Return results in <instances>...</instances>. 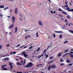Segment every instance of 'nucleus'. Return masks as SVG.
<instances>
[{"label":"nucleus","instance_id":"obj_53","mask_svg":"<svg viewBox=\"0 0 73 73\" xmlns=\"http://www.w3.org/2000/svg\"><path fill=\"white\" fill-rule=\"evenodd\" d=\"M50 12H51V13H53V12L52 11H50Z\"/></svg>","mask_w":73,"mask_h":73},{"label":"nucleus","instance_id":"obj_44","mask_svg":"<svg viewBox=\"0 0 73 73\" xmlns=\"http://www.w3.org/2000/svg\"><path fill=\"white\" fill-rule=\"evenodd\" d=\"M41 56H37V58H40V57H41Z\"/></svg>","mask_w":73,"mask_h":73},{"label":"nucleus","instance_id":"obj_57","mask_svg":"<svg viewBox=\"0 0 73 73\" xmlns=\"http://www.w3.org/2000/svg\"><path fill=\"white\" fill-rule=\"evenodd\" d=\"M10 54L11 55H12L13 54V52H12L11 53H10Z\"/></svg>","mask_w":73,"mask_h":73},{"label":"nucleus","instance_id":"obj_17","mask_svg":"<svg viewBox=\"0 0 73 73\" xmlns=\"http://www.w3.org/2000/svg\"><path fill=\"white\" fill-rule=\"evenodd\" d=\"M51 66L50 65L48 67V70H50V69H51Z\"/></svg>","mask_w":73,"mask_h":73},{"label":"nucleus","instance_id":"obj_15","mask_svg":"<svg viewBox=\"0 0 73 73\" xmlns=\"http://www.w3.org/2000/svg\"><path fill=\"white\" fill-rule=\"evenodd\" d=\"M70 62V60H66V62H67V63H69Z\"/></svg>","mask_w":73,"mask_h":73},{"label":"nucleus","instance_id":"obj_11","mask_svg":"<svg viewBox=\"0 0 73 73\" xmlns=\"http://www.w3.org/2000/svg\"><path fill=\"white\" fill-rule=\"evenodd\" d=\"M39 24L40 25H43V24L42 23V22L41 21H39Z\"/></svg>","mask_w":73,"mask_h":73},{"label":"nucleus","instance_id":"obj_39","mask_svg":"<svg viewBox=\"0 0 73 73\" xmlns=\"http://www.w3.org/2000/svg\"><path fill=\"white\" fill-rule=\"evenodd\" d=\"M0 15L1 17H3V15L0 14Z\"/></svg>","mask_w":73,"mask_h":73},{"label":"nucleus","instance_id":"obj_43","mask_svg":"<svg viewBox=\"0 0 73 73\" xmlns=\"http://www.w3.org/2000/svg\"><path fill=\"white\" fill-rule=\"evenodd\" d=\"M59 11H62L61 9H59Z\"/></svg>","mask_w":73,"mask_h":73},{"label":"nucleus","instance_id":"obj_62","mask_svg":"<svg viewBox=\"0 0 73 73\" xmlns=\"http://www.w3.org/2000/svg\"><path fill=\"white\" fill-rule=\"evenodd\" d=\"M50 36H48V39H50Z\"/></svg>","mask_w":73,"mask_h":73},{"label":"nucleus","instance_id":"obj_58","mask_svg":"<svg viewBox=\"0 0 73 73\" xmlns=\"http://www.w3.org/2000/svg\"><path fill=\"white\" fill-rule=\"evenodd\" d=\"M70 25H70V23H68V26H70Z\"/></svg>","mask_w":73,"mask_h":73},{"label":"nucleus","instance_id":"obj_35","mask_svg":"<svg viewBox=\"0 0 73 73\" xmlns=\"http://www.w3.org/2000/svg\"><path fill=\"white\" fill-rule=\"evenodd\" d=\"M53 36L54 38L55 37V34H53Z\"/></svg>","mask_w":73,"mask_h":73},{"label":"nucleus","instance_id":"obj_37","mask_svg":"<svg viewBox=\"0 0 73 73\" xmlns=\"http://www.w3.org/2000/svg\"><path fill=\"white\" fill-rule=\"evenodd\" d=\"M55 60H52L51 61H50V63H52V62L54 61Z\"/></svg>","mask_w":73,"mask_h":73},{"label":"nucleus","instance_id":"obj_28","mask_svg":"<svg viewBox=\"0 0 73 73\" xmlns=\"http://www.w3.org/2000/svg\"><path fill=\"white\" fill-rule=\"evenodd\" d=\"M9 65L10 66H11L12 65V63L11 62H9Z\"/></svg>","mask_w":73,"mask_h":73},{"label":"nucleus","instance_id":"obj_24","mask_svg":"<svg viewBox=\"0 0 73 73\" xmlns=\"http://www.w3.org/2000/svg\"><path fill=\"white\" fill-rule=\"evenodd\" d=\"M69 31L70 32L72 33L73 34V31H72V30H70V31L69 30Z\"/></svg>","mask_w":73,"mask_h":73},{"label":"nucleus","instance_id":"obj_14","mask_svg":"<svg viewBox=\"0 0 73 73\" xmlns=\"http://www.w3.org/2000/svg\"><path fill=\"white\" fill-rule=\"evenodd\" d=\"M68 49H66L65 50L64 53L67 52H68Z\"/></svg>","mask_w":73,"mask_h":73},{"label":"nucleus","instance_id":"obj_59","mask_svg":"<svg viewBox=\"0 0 73 73\" xmlns=\"http://www.w3.org/2000/svg\"><path fill=\"white\" fill-rule=\"evenodd\" d=\"M70 53H71V54H73V52H70Z\"/></svg>","mask_w":73,"mask_h":73},{"label":"nucleus","instance_id":"obj_36","mask_svg":"<svg viewBox=\"0 0 73 73\" xmlns=\"http://www.w3.org/2000/svg\"><path fill=\"white\" fill-rule=\"evenodd\" d=\"M50 59H52L53 58V56H51L49 58Z\"/></svg>","mask_w":73,"mask_h":73},{"label":"nucleus","instance_id":"obj_51","mask_svg":"<svg viewBox=\"0 0 73 73\" xmlns=\"http://www.w3.org/2000/svg\"><path fill=\"white\" fill-rule=\"evenodd\" d=\"M32 48V46H31L29 48L30 49H31V48Z\"/></svg>","mask_w":73,"mask_h":73},{"label":"nucleus","instance_id":"obj_8","mask_svg":"<svg viewBox=\"0 0 73 73\" xmlns=\"http://www.w3.org/2000/svg\"><path fill=\"white\" fill-rule=\"evenodd\" d=\"M66 10L68 12H71V9L68 7L67 8Z\"/></svg>","mask_w":73,"mask_h":73},{"label":"nucleus","instance_id":"obj_30","mask_svg":"<svg viewBox=\"0 0 73 73\" xmlns=\"http://www.w3.org/2000/svg\"><path fill=\"white\" fill-rule=\"evenodd\" d=\"M8 8H9V7H6L5 8V9H4V10H5L6 9H7Z\"/></svg>","mask_w":73,"mask_h":73},{"label":"nucleus","instance_id":"obj_34","mask_svg":"<svg viewBox=\"0 0 73 73\" xmlns=\"http://www.w3.org/2000/svg\"><path fill=\"white\" fill-rule=\"evenodd\" d=\"M7 66V65H3L2 66H1V67H3L4 66Z\"/></svg>","mask_w":73,"mask_h":73},{"label":"nucleus","instance_id":"obj_3","mask_svg":"<svg viewBox=\"0 0 73 73\" xmlns=\"http://www.w3.org/2000/svg\"><path fill=\"white\" fill-rule=\"evenodd\" d=\"M12 22L13 23H14L15 20V18L14 16H12Z\"/></svg>","mask_w":73,"mask_h":73},{"label":"nucleus","instance_id":"obj_5","mask_svg":"<svg viewBox=\"0 0 73 73\" xmlns=\"http://www.w3.org/2000/svg\"><path fill=\"white\" fill-rule=\"evenodd\" d=\"M51 68L52 69H54L56 68V66L55 65H53L51 66Z\"/></svg>","mask_w":73,"mask_h":73},{"label":"nucleus","instance_id":"obj_61","mask_svg":"<svg viewBox=\"0 0 73 73\" xmlns=\"http://www.w3.org/2000/svg\"><path fill=\"white\" fill-rule=\"evenodd\" d=\"M40 56H41V57H42V56L43 57L44 56V55L42 54V55Z\"/></svg>","mask_w":73,"mask_h":73},{"label":"nucleus","instance_id":"obj_22","mask_svg":"<svg viewBox=\"0 0 73 73\" xmlns=\"http://www.w3.org/2000/svg\"><path fill=\"white\" fill-rule=\"evenodd\" d=\"M40 50V47H39L38 49L36 50V52H38L39 51V50Z\"/></svg>","mask_w":73,"mask_h":73},{"label":"nucleus","instance_id":"obj_20","mask_svg":"<svg viewBox=\"0 0 73 73\" xmlns=\"http://www.w3.org/2000/svg\"><path fill=\"white\" fill-rule=\"evenodd\" d=\"M47 50H44L43 51V54H46V53H45V52Z\"/></svg>","mask_w":73,"mask_h":73},{"label":"nucleus","instance_id":"obj_55","mask_svg":"<svg viewBox=\"0 0 73 73\" xmlns=\"http://www.w3.org/2000/svg\"><path fill=\"white\" fill-rule=\"evenodd\" d=\"M15 60H16L18 61L19 60V59H15Z\"/></svg>","mask_w":73,"mask_h":73},{"label":"nucleus","instance_id":"obj_27","mask_svg":"<svg viewBox=\"0 0 73 73\" xmlns=\"http://www.w3.org/2000/svg\"><path fill=\"white\" fill-rule=\"evenodd\" d=\"M70 57L71 58H73V55L72 54H70Z\"/></svg>","mask_w":73,"mask_h":73},{"label":"nucleus","instance_id":"obj_52","mask_svg":"<svg viewBox=\"0 0 73 73\" xmlns=\"http://www.w3.org/2000/svg\"><path fill=\"white\" fill-rule=\"evenodd\" d=\"M20 45L19 44H18V45H17V47H18V46H20Z\"/></svg>","mask_w":73,"mask_h":73},{"label":"nucleus","instance_id":"obj_64","mask_svg":"<svg viewBox=\"0 0 73 73\" xmlns=\"http://www.w3.org/2000/svg\"><path fill=\"white\" fill-rule=\"evenodd\" d=\"M31 37L30 35H28V38H29V37Z\"/></svg>","mask_w":73,"mask_h":73},{"label":"nucleus","instance_id":"obj_40","mask_svg":"<svg viewBox=\"0 0 73 73\" xmlns=\"http://www.w3.org/2000/svg\"><path fill=\"white\" fill-rule=\"evenodd\" d=\"M73 65V64H69V66H71Z\"/></svg>","mask_w":73,"mask_h":73},{"label":"nucleus","instance_id":"obj_2","mask_svg":"<svg viewBox=\"0 0 73 73\" xmlns=\"http://www.w3.org/2000/svg\"><path fill=\"white\" fill-rule=\"evenodd\" d=\"M22 55H24V56L25 58H26L27 57V56L28 55L26 54V53L25 52H23L22 53Z\"/></svg>","mask_w":73,"mask_h":73},{"label":"nucleus","instance_id":"obj_50","mask_svg":"<svg viewBox=\"0 0 73 73\" xmlns=\"http://www.w3.org/2000/svg\"><path fill=\"white\" fill-rule=\"evenodd\" d=\"M71 12H73V9H72L71 10Z\"/></svg>","mask_w":73,"mask_h":73},{"label":"nucleus","instance_id":"obj_41","mask_svg":"<svg viewBox=\"0 0 73 73\" xmlns=\"http://www.w3.org/2000/svg\"><path fill=\"white\" fill-rule=\"evenodd\" d=\"M25 62L23 64V65H24L25 64V60H24Z\"/></svg>","mask_w":73,"mask_h":73},{"label":"nucleus","instance_id":"obj_56","mask_svg":"<svg viewBox=\"0 0 73 73\" xmlns=\"http://www.w3.org/2000/svg\"><path fill=\"white\" fill-rule=\"evenodd\" d=\"M65 3L66 5H67V2L66 1Z\"/></svg>","mask_w":73,"mask_h":73},{"label":"nucleus","instance_id":"obj_7","mask_svg":"<svg viewBox=\"0 0 73 73\" xmlns=\"http://www.w3.org/2000/svg\"><path fill=\"white\" fill-rule=\"evenodd\" d=\"M18 9L17 8L15 9V10L14 11V12L15 14H17V13Z\"/></svg>","mask_w":73,"mask_h":73},{"label":"nucleus","instance_id":"obj_63","mask_svg":"<svg viewBox=\"0 0 73 73\" xmlns=\"http://www.w3.org/2000/svg\"><path fill=\"white\" fill-rule=\"evenodd\" d=\"M39 66H42V64H39Z\"/></svg>","mask_w":73,"mask_h":73},{"label":"nucleus","instance_id":"obj_4","mask_svg":"<svg viewBox=\"0 0 73 73\" xmlns=\"http://www.w3.org/2000/svg\"><path fill=\"white\" fill-rule=\"evenodd\" d=\"M17 65L18 66H21L22 65V62H17Z\"/></svg>","mask_w":73,"mask_h":73},{"label":"nucleus","instance_id":"obj_38","mask_svg":"<svg viewBox=\"0 0 73 73\" xmlns=\"http://www.w3.org/2000/svg\"><path fill=\"white\" fill-rule=\"evenodd\" d=\"M68 41L67 40L66 41H64V43H66L68 42Z\"/></svg>","mask_w":73,"mask_h":73},{"label":"nucleus","instance_id":"obj_25","mask_svg":"<svg viewBox=\"0 0 73 73\" xmlns=\"http://www.w3.org/2000/svg\"><path fill=\"white\" fill-rule=\"evenodd\" d=\"M68 54V53H66V54H64V55H63V56L64 57H65V56H66Z\"/></svg>","mask_w":73,"mask_h":73},{"label":"nucleus","instance_id":"obj_47","mask_svg":"<svg viewBox=\"0 0 73 73\" xmlns=\"http://www.w3.org/2000/svg\"><path fill=\"white\" fill-rule=\"evenodd\" d=\"M25 46V45L23 46H21L20 47V48H23V46Z\"/></svg>","mask_w":73,"mask_h":73},{"label":"nucleus","instance_id":"obj_9","mask_svg":"<svg viewBox=\"0 0 73 73\" xmlns=\"http://www.w3.org/2000/svg\"><path fill=\"white\" fill-rule=\"evenodd\" d=\"M2 69L3 70H8V69L7 68H4V67H2Z\"/></svg>","mask_w":73,"mask_h":73},{"label":"nucleus","instance_id":"obj_32","mask_svg":"<svg viewBox=\"0 0 73 73\" xmlns=\"http://www.w3.org/2000/svg\"><path fill=\"white\" fill-rule=\"evenodd\" d=\"M62 35H60V36H59V37L60 38H62Z\"/></svg>","mask_w":73,"mask_h":73},{"label":"nucleus","instance_id":"obj_31","mask_svg":"<svg viewBox=\"0 0 73 73\" xmlns=\"http://www.w3.org/2000/svg\"><path fill=\"white\" fill-rule=\"evenodd\" d=\"M60 62H63V60L62 59H60Z\"/></svg>","mask_w":73,"mask_h":73},{"label":"nucleus","instance_id":"obj_48","mask_svg":"<svg viewBox=\"0 0 73 73\" xmlns=\"http://www.w3.org/2000/svg\"><path fill=\"white\" fill-rule=\"evenodd\" d=\"M17 73H23L22 72H17Z\"/></svg>","mask_w":73,"mask_h":73},{"label":"nucleus","instance_id":"obj_16","mask_svg":"<svg viewBox=\"0 0 73 73\" xmlns=\"http://www.w3.org/2000/svg\"><path fill=\"white\" fill-rule=\"evenodd\" d=\"M4 6L3 5H2L0 6V8H4Z\"/></svg>","mask_w":73,"mask_h":73},{"label":"nucleus","instance_id":"obj_49","mask_svg":"<svg viewBox=\"0 0 73 73\" xmlns=\"http://www.w3.org/2000/svg\"><path fill=\"white\" fill-rule=\"evenodd\" d=\"M2 46H1V44H0V49H1Z\"/></svg>","mask_w":73,"mask_h":73},{"label":"nucleus","instance_id":"obj_12","mask_svg":"<svg viewBox=\"0 0 73 73\" xmlns=\"http://www.w3.org/2000/svg\"><path fill=\"white\" fill-rule=\"evenodd\" d=\"M62 56V54L61 53H59L58 54V57H60Z\"/></svg>","mask_w":73,"mask_h":73},{"label":"nucleus","instance_id":"obj_42","mask_svg":"<svg viewBox=\"0 0 73 73\" xmlns=\"http://www.w3.org/2000/svg\"><path fill=\"white\" fill-rule=\"evenodd\" d=\"M16 53V52H13V53L14 54H15Z\"/></svg>","mask_w":73,"mask_h":73},{"label":"nucleus","instance_id":"obj_45","mask_svg":"<svg viewBox=\"0 0 73 73\" xmlns=\"http://www.w3.org/2000/svg\"><path fill=\"white\" fill-rule=\"evenodd\" d=\"M25 39H27L28 38L27 36H25Z\"/></svg>","mask_w":73,"mask_h":73},{"label":"nucleus","instance_id":"obj_46","mask_svg":"<svg viewBox=\"0 0 73 73\" xmlns=\"http://www.w3.org/2000/svg\"><path fill=\"white\" fill-rule=\"evenodd\" d=\"M9 35H11L12 34V32H9Z\"/></svg>","mask_w":73,"mask_h":73},{"label":"nucleus","instance_id":"obj_60","mask_svg":"<svg viewBox=\"0 0 73 73\" xmlns=\"http://www.w3.org/2000/svg\"><path fill=\"white\" fill-rule=\"evenodd\" d=\"M20 20L21 21L22 20V18H20Z\"/></svg>","mask_w":73,"mask_h":73},{"label":"nucleus","instance_id":"obj_26","mask_svg":"<svg viewBox=\"0 0 73 73\" xmlns=\"http://www.w3.org/2000/svg\"><path fill=\"white\" fill-rule=\"evenodd\" d=\"M52 45H49L48 47H47V49H48V48H49L50 46H52Z\"/></svg>","mask_w":73,"mask_h":73},{"label":"nucleus","instance_id":"obj_10","mask_svg":"<svg viewBox=\"0 0 73 73\" xmlns=\"http://www.w3.org/2000/svg\"><path fill=\"white\" fill-rule=\"evenodd\" d=\"M17 27H15V33H17Z\"/></svg>","mask_w":73,"mask_h":73},{"label":"nucleus","instance_id":"obj_23","mask_svg":"<svg viewBox=\"0 0 73 73\" xmlns=\"http://www.w3.org/2000/svg\"><path fill=\"white\" fill-rule=\"evenodd\" d=\"M36 36H37V37H39V35H38V32L37 33H36Z\"/></svg>","mask_w":73,"mask_h":73},{"label":"nucleus","instance_id":"obj_29","mask_svg":"<svg viewBox=\"0 0 73 73\" xmlns=\"http://www.w3.org/2000/svg\"><path fill=\"white\" fill-rule=\"evenodd\" d=\"M45 56H46V58H47L48 57V55H47V54H45Z\"/></svg>","mask_w":73,"mask_h":73},{"label":"nucleus","instance_id":"obj_13","mask_svg":"<svg viewBox=\"0 0 73 73\" xmlns=\"http://www.w3.org/2000/svg\"><path fill=\"white\" fill-rule=\"evenodd\" d=\"M62 7L63 8V7H66L67 8L68 7V6L66 5H65V6H64V7H63V6H62Z\"/></svg>","mask_w":73,"mask_h":73},{"label":"nucleus","instance_id":"obj_19","mask_svg":"<svg viewBox=\"0 0 73 73\" xmlns=\"http://www.w3.org/2000/svg\"><path fill=\"white\" fill-rule=\"evenodd\" d=\"M66 17L68 19H70V16H69L68 15Z\"/></svg>","mask_w":73,"mask_h":73},{"label":"nucleus","instance_id":"obj_54","mask_svg":"<svg viewBox=\"0 0 73 73\" xmlns=\"http://www.w3.org/2000/svg\"><path fill=\"white\" fill-rule=\"evenodd\" d=\"M13 67V66H11V68L12 69H13V67Z\"/></svg>","mask_w":73,"mask_h":73},{"label":"nucleus","instance_id":"obj_1","mask_svg":"<svg viewBox=\"0 0 73 73\" xmlns=\"http://www.w3.org/2000/svg\"><path fill=\"white\" fill-rule=\"evenodd\" d=\"M33 66V64L32 62H30L27 65L26 67V68H29L30 67H31Z\"/></svg>","mask_w":73,"mask_h":73},{"label":"nucleus","instance_id":"obj_33","mask_svg":"<svg viewBox=\"0 0 73 73\" xmlns=\"http://www.w3.org/2000/svg\"><path fill=\"white\" fill-rule=\"evenodd\" d=\"M64 65V64L63 63H62L61 64H60V66H62Z\"/></svg>","mask_w":73,"mask_h":73},{"label":"nucleus","instance_id":"obj_6","mask_svg":"<svg viewBox=\"0 0 73 73\" xmlns=\"http://www.w3.org/2000/svg\"><path fill=\"white\" fill-rule=\"evenodd\" d=\"M14 27V24H12L11 25V26H10L9 27V29H10L11 28H12V27Z\"/></svg>","mask_w":73,"mask_h":73},{"label":"nucleus","instance_id":"obj_21","mask_svg":"<svg viewBox=\"0 0 73 73\" xmlns=\"http://www.w3.org/2000/svg\"><path fill=\"white\" fill-rule=\"evenodd\" d=\"M55 32L57 33H63V32L62 31H55Z\"/></svg>","mask_w":73,"mask_h":73},{"label":"nucleus","instance_id":"obj_18","mask_svg":"<svg viewBox=\"0 0 73 73\" xmlns=\"http://www.w3.org/2000/svg\"><path fill=\"white\" fill-rule=\"evenodd\" d=\"M5 60V61L6 60H9V58H5L4 59Z\"/></svg>","mask_w":73,"mask_h":73}]
</instances>
